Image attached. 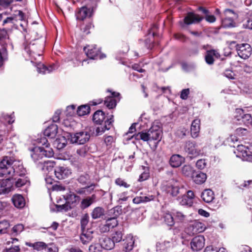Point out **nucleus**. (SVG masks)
I'll list each match as a JSON object with an SVG mask.
<instances>
[{
  "label": "nucleus",
  "mask_w": 252,
  "mask_h": 252,
  "mask_svg": "<svg viewBox=\"0 0 252 252\" xmlns=\"http://www.w3.org/2000/svg\"><path fill=\"white\" fill-rule=\"evenodd\" d=\"M27 171L20 162H16L13 158L4 157L0 162V176H25Z\"/></svg>",
  "instance_id": "f257e3e1"
},
{
  "label": "nucleus",
  "mask_w": 252,
  "mask_h": 252,
  "mask_svg": "<svg viewBox=\"0 0 252 252\" xmlns=\"http://www.w3.org/2000/svg\"><path fill=\"white\" fill-rule=\"evenodd\" d=\"M43 49L44 44L37 40H34L25 47V51L29 54L31 59L35 60L37 56L39 57L42 55Z\"/></svg>",
  "instance_id": "f03ea898"
},
{
  "label": "nucleus",
  "mask_w": 252,
  "mask_h": 252,
  "mask_svg": "<svg viewBox=\"0 0 252 252\" xmlns=\"http://www.w3.org/2000/svg\"><path fill=\"white\" fill-rule=\"evenodd\" d=\"M91 131H83L76 133L75 134H70V141L71 143L77 144H84L88 142L91 137Z\"/></svg>",
  "instance_id": "7ed1b4c3"
},
{
  "label": "nucleus",
  "mask_w": 252,
  "mask_h": 252,
  "mask_svg": "<svg viewBox=\"0 0 252 252\" xmlns=\"http://www.w3.org/2000/svg\"><path fill=\"white\" fill-rule=\"evenodd\" d=\"M32 152L31 157L35 162L42 159L43 157H51L54 154L52 149L46 150H45L44 147L40 146L34 147Z\"/></svg>",
  "instance_id": "20e7f679"
},
{
  "label": "nucleus",
  "mask_w": 252,
  "mask_h": 252,
  "mask_svg": "<svg viewBox=\"0 0 252 252\" xmlns=\"http://www.w3.org/2000/svg\"><path fill=\"white\" fill-rule=\"evenodd\" d=\"M236 50L238 56L243 59H248L252 54V48L248 43L237 44Z\"/></svg>",
  "instance_id": "39448f33"
},
{
  "label": "nucleus",
  "mask_w": 252,
  "mask_h": 252,
  "mask_svg": "<svg viewBox=\"0 0 252 252\" xmlns=\"http://www.w3.org/2000/svg\"><path fill=\"white\" fill-rule=\"evenodd\" d=\"M84 51L87 56L91 59H95L97 58H103L101 54L100 49L96 45H87L84 47Z\"/></svg>",
  "instance_id": "423d86ee"
},
{
  "label": "nucleus",
  "mask_w": 252,
  "mask_h": 252,
  "mask_svg": "<svg viewBox=\"0 0 252 252\" xmlns=\"http://www.w3.org/2000/svg\"><path fill=\"white\" fill-rule=\"evenodd\" d=\"M184 150L191 159L197 157L200 154V151L197 149L196 144L194 141H186L184 146Z\"/></svg>",
  "instance_id": "0eeeda50"
},
{
  "label": "nucleus",
  "mask_w": 252,
  "mask_h": 252,
  "mask_svg": "<svg viewBox=\"0 0 252 252\" xmlns=\"http://www.w3.org/2000/svg\"><path fill=\"white\" fill-rule=\"evenodd\" d=\"M205 239L203 236L198 235L193 238L190 243L191 250L193 252L201 250L204 247Z\"/></svg>",
  "instance_id": "6e6552de"
},
{
  "label": "nucleus",
  "mask_w": 252,
  "mask_h": 252,
  "mask_svg": "<svg viewBox=\"0 0 252 252\" xmlns=\"http://www.w3.org/2000/svg\"><path fill=\"white\" fill-rule=\"evenodd\" d=\"M203 17L200 16L198 14H195L193 12H189L184 19L185 24L189 25L192 24L198 23L203 19Z\"/></svg>",
  "instance_id": "1a4fd4ad"
},
{
  "label": "nucleus",
  "mask_w": 252,
  "mask_h": 252,
  "mask_svg": "<svg viewBox=\"0 0 252 252\" xmlns=\"http://www.w3.org/2000/svg\"><path fill=\"white\" fill-rule=\"evenodd\" d=\"M150 140H158V142L160 141L161 130L160 127L156 125H153L148 130Z\"/></svg>",
  "instance_id": "9d476101"
},
{
  "label": "nucleus",
  "mask_w": 252,
  "mask_h": 252,
  "mask_svg": "<svg viewBox=\"0 0 252 252\" xmlns=\"http://www.w3.org/2000/svg\"><path fill=\"white\" fill-rule=\"evenodd\" d=\"M94 13L86 5L80 8L76 14V19L78 20L83 21L88 17L93 16Z\"/></svg>",
  "instance_id": "9b49d317"
},
{
  "label": "nucleus",
  "mask_w": 252,
  "mask_h": 252,
  "mask_svg": "<svg viewBox=\"0 0 252 252\" xmlns=\"http://www.w3.org/2000/svg\"><path fill=\"white\" fill-rule=\"evenodd\" d=\"M114 116L111 115L109 118H107L103 125L100 127H97L96 128V135H100L105 132L106 130H109L113 126V123L114 122Z\"/></svg>",
  "instance_id": "f8f14e48"
},
{
  "label": "nucleus",
  "mask_w": 252,
  "mask_h": 252,
  "mask_svg": "<svg viewBox=\"0 0 252 252\" xmlns=\"http://www.w3.org/2000/svg\"><path fill=\"white\" fill-rule=\"evenodd\" d=\"M54 173L57 179L62 180L68 177L71 174V172L67 167L59 166L54 170Z\"/></svg>",
  "instance_id": "ddd939ff"
},
{
  "label": "nucleus",
  "mask_w": 252,
  "mask_h": 252,
  "mask_svg": "<svg viewBox=\"0 0 252 252\" xmlns=\"http://www.w3.org/2000/svg\"><path fill=\"white\" fill-rule=\"evenodd\" d=\"M188 229L190 230V232L192 234H194L203 232L205 230L206 227L204 223L195 220L189 224Z\"/></svg>",
  "instance_id": "4468645a"
},
{
  "label": "nucleus",
  "mask_w": 252,
  "mask_h": 252,
  "mask_svg": "<svg viewBox=\"0 0 252 252\" xmlns=\"http://www.w3.org/2000/svg\"><path fill=\"white\" fill-rule=\"evenodd\" d=\"M109 117L110 116L106 118L105 113L101 110H98L94 113L93 117V121L97 125H102L103 123V124H104V121Z\"/></svg>",
  "instance_id": "2eb2a0df"
},
{
  "label": "nucleus",
  "mask_w": 252,
  "mask_h": 252,
  "mask_svg": "<svg viewBox=\"0 0 252 252\" xmlns=\"http://www.w3.org/2000/svg\"><path fill=\"white\" fill-rule=\"evenodd\" d=\"M200 129V120L195 119L192 122L190 126V134L193 138H196L199 136Z\"/></svg>",
  "instance_id": "dca6fc26"
},
{
  "label": "nucleus",
  "mask_w": 252,
  "mask_h": 252,
  "mask_svg": "<svg viewBox=\"0 0 252 252\" xmlns=\"http://www.w3.org/2000/svg\"><path fill=\"white\" fill-rule=\"evenodd\" d=\"M207 178L206 174L201 171H195L192 176L193 181L197 185H202L204 183Z\"/></svg>",
  "instance_id": "f3484780"
},
{
  "label": "nucleus",
  "mask_w": 252,
  "mask_h": 252,
  "mask_svg": "<svg viewBox=\"0 0 252 252\" xmlns=\"http://www.w3.org/2000/svg\"><path fill=\"white\" fill-rule=\"evenodd\" d=\"M80 240L83 244H87L92 241L93 238L94 232L90 229L81 230Z\"/></svg>",
  "instance_id": "a211bd4d"
},
{
  "label": "nucleus",
  "mask_w": 252,
  "mask_h": 252,
  "mask_svg": "<svg viewBox=\"0 0 252 252\" xmlns=\"http://www.w3.org/2000/svg\"><path fill=\"white\" fill-rule=\"evenodd\" d=\"M58 127L56 124H51L44 131V135L50 138H54L58 133Z\"/></svg>",
  "instance_id": "6ab92c4d"
},
{
  "label": "nucleus",
  "mask_w": 252,
  "mask_h": 252,
  "mask_svg": "<svg viewBox=\"0 0 252 252\" xmlns=\"http://www.w3.org/2000/svg\"><path fill=\"white\" fill-rule=\"evenodd\" d=\"M185 158L182 156L179 155H172L169 160V163L170 165L174 168L178 167L184 162Z\"/></svg>",
  "instance_id": "aec40b11"
},
{
  "label": "nucleus",
  "mask_w": 252,
  "mask_h": 252,
  "mask_svg": "<svg viewBox=\"0 0 252 252\" xmlns=\"http://www.w3.org/2000/svg\"><path fill=\"white\" fill-rule=\"evenodd\" d=\"M57 66L52 64L49 66H47L44 64L39 63L37 64V70L39 73H42L43 74L49 73L55 70Z\"/></svg>",
  "instance_id": "412c9836"
},
{
  "label": "nucleus",
  "mask_w": 252,
  "mask_h": 252,
  "mask_svg": "<svg viewBox=\"0 0 252 252\" xmlns=\"http://www.w3.org/2000/svg\"><path fill=\"white\" fill-rule=\"evenodd\" d=\"M96 199V195L94 194H92L90 196L83 198L80 203V208L82 210H84L90 207L93 203H94Z\"/></svg>",
  "instance_id": "4be33fe9"
},
{
  "label": "nucleus",
  "mask_w": 252,
  "mask_h": 252,
  "mask_svg": "<svg viewBox=\"0 0 252 252\" xmlns=\"http://www.w3.org/2000/svg\"><path fill=\"white\" fill-rule=\"evenodd\" d=\"M201 197L205 202L211 203L215 199L214 192L211 189H205L201 193Z\"/></svg>",
  "instance_id": "5701e85b"
},
{
  "label": "nucleus",
  "mask_w": 252,
  "mask_h": 252,
  "mask_svg": "<svg viewBox=\"0 0 252 252\" xmlns=\"http://www.w3.org/2000/svg\"><path fill=\"white\" fill-rule=\"evenodd\" d=\"M214 57L218 58L220 57V54L214 49L207 51L205 57L206 63L210 65L213 64L215 61Z\"/></svg>",
  "instance_id": "b1692460"
},
{
  "label": "nucleus",
  "mask_w": 252,
  "mask_h": 252,
  "mask_svg": "<svg viewBox=\"0 0 252 252\" xmlns=\"http://www.w3.org/2000/svg\"><path fill=\"white\" fill-rule=\"evenodd\" d=\"M65 199L67 204L70 205V206L72 209L75 207L77 203L79 202L80 197L79 196L77 195L76 194L73 193L66 195Z\"/></svg>",
  "instance_id": "393cba45"
},
{
  "label": "nucleus",
  "mask_w": 252,
  "mask_h": 252,
  "mask_svg": "<svg viewBox=\"0 0 252 252\" xmlns=\"http://www.w3.org/2000/svg\"><path fill=\"white\" fill-rule=\"evenodd\" d=\"M14 205L18 208H22L25 205V200L24 197L20 194H15L12 198Z\"/></svg>",
  "instance_id": "a878e982"
},
{
  "label": "nucleus",
  "mask_w": 252,
  "mask_h": 252,
  "mask_svg": "<svg viewBox=\"0 0 252 252\" xmlns=\"http://www.w3.org/2000/svg\"><path fill=\"white\" fill-rule=\"evenodd\" d=\"M237 150L241 153L243 160L252 162V155L249 154L247 149V146L238 145Z\"/></svg>",
  "instance_id": "bb28decb"
},
{
  "label": "nucleus",
  "mask_w": 252,
  "mask_h": 252,
  "mask_svg": "<svg viewBox=\"0 0 252 252\" xmlns=\"http://www.w3.org/2000/svg\"><path fill=\"white\" fill-rule=\"evenodd\" d=\"M9 38L7 30L0 28V48H7L6 39Z\"/></svg>",
  "instance_id": "cd10ccee"
},
{
  "label": "nucleus",
  "mask_w": 252,
  "mask_h": 252,
  "mask_svg": "<svg viewBox=\"0 0 252 252\" xmlns=\"http://www.w3.org/2000/svg\"><path fill=\"white\" fill-rule=\"evenodd\" d=\"M166 192L172 196H176L180 193V188L178 186L170 184L166 185L164 187Z\"/></svg>",
  "instance_id": "c85d7f7f"
},
{
  "label": "nucleus",
  "mask_w": 252,
  "mask_h": 252,
  "mask_svg": "<svg viewBox=\"0 0 252 252\" xmlns=\"http://www.w3.org/2000/svg\"><path fill=\"white\" fill-rule=\"evenodd\" d=\"M115 244V243L111 238L105 237L103 238L101 242L100 246L102 248L107 250H110L114 248Z\"/></svg>",
  "instance_id": "c756f323"
},
{
  "label": "nucleus",
  "mask_w": 252,
  "mask_h": 252,
  "mask_svg": "<svg viewBox=\"0 0 252 252\" xmlns=\"http://www.w3.org/2000/svg\"><path fill=\"white\" fill-rule=\"evenodd\" d=\"M91 215L94 220L101 218L105 215V210L102 207H96L93 210Z\"/></svg>",
  "instance_id": "7c9ffc66"
},
{
  "label": "nucleus",
  "mask_w": 252,
  "mask_h": 252,
  "mask_svg": "<svg viewBox=\"0 0 252 252\" xmlns=\"http://www.w3.org/2000/svg\"><path fill=\"white\" fill-rule=\"evenodd\" d=\"M134 241L132 237H128L123 240V251L128 252L132 250Z\"/></svg>",
  "instance_id": "2f4dec72"
},
{
  "label": "nucleus",
  "mask_w": 252,
  "mask_h": 252,
  "mask_svg": "<svg viewBox=\"0 0 252 252\" xmlns=\"http://www.w3.org/2000/svg\"><path fill=\"white\" fill-rule=\"evenodd\" d=\"M24 230V225L21 223H18L15 225L8 233L12 237H15L19 235Z\"/></svg>",
  "instance_id": "473e14b6"
},
{
  "label": "nucleus",
  "mask_w": 252,
  "mask_h": 252,
  "mask_svg": "<svg viewBox=\"0 0 252 252\" xmlns=\"http://www.w3.org/2000/svg\"><path fill=\"white\" fill-rule=\"evenodd\" d=\"M154 199L153 195L136 196L133 199V203L138 204L141 203H146Z\"/></svg>",
  "instance_id": "72a5a7b5"
},
{
  "label": "nucleus",
  "mask_w": 252,
  "mask_h": 252,
  "mask_svg": "<svg viewBox=\"0 0 252 252\" xmlns=\"http://www.w3.org/2000/svg\"><path fill=\"white\" fill-rule=\"evenodd\" d=\"M26 245L32 248L33 250L37 251L45 250L47 244L43 242H37L34 243L31 242H26Z\"/></svg>",
  "instance_id": "f704fd0d"
},
{
  "label": "nucleus",
  "mask_w": 252,
  "mask_h": 252,
  "mask_svg": "<svg viewBox=\"0 0 252 252\" xmlns=\"http://www.w3.org/2000/svg\"><path fill=\"white\" fill-rule=\"evenodd\" d=\"M94 186H95V184L92 183L90 186H86L84 188H82L80 189H75V192H76V193L79 194L80 195H87L88 194L92 193V192L94 191V189H91V188L92 187Z\"/></svg>",
  "instance_id": "c9c22d12"
},
{
  "label": "nucleus",
  "mask_w": 252,
  "mask_h": 252,
  "mask_svg": "<svg viewBox=\"0 0 252 252\" xmlns=\"http://www.w3.org/2000/svg\"><path fill=\"white\" fill-rule=\"evenodd\" d=\"M173 215L177 223H184L187 219V216L181 211H176L173 213Z\"/></svg>",
  "instance_id": "e433bc0d"
},
{
  "label": "nucleus",
  "mask_w": 252,
  "mask_h": 252,
  "mask_svg": "<svg viewBox=\"0 0 252 252\" xmlns=\"http://www.w3.org/2000/svg\"><path fill=\"white\" fill-rule=\"evenodd\" d=\"M132 137L134 138L136 140H142L145 142H147L150 140L148 131L147 132H139L134 134L132 136Z\"/></svg>",
  "instance_id": "4c0bfd02"
},
{
  "label": "nucleus",
  "mask_w": 252,
  "mask_h": 252,
  "mask_svg": "<svg viewBox=\"0 0 252 252\" xmlns=\"http://www.w3.org/2000/svg\"><path fill=\"white\" fill-rule=\"evenodd\" d=\"M104 104L108 109H113L117 105V100L113 96H107L104 100Z\"/></svg>",
  "instance_id": "58836bf2"
},
{
  "label": "nucleus",
  "mask_w": 252,
  "mask_h": 252,
  "mask_svg": "<svg viewBox=\"0 0 252 252\" xmlns=\"http://www.w3.org/2000/svg\"><path fill=\"white\" fill-rule=\"evenodd\" d=\"M164 221L169 226H172L174 225L175 221L173 215L169 212H165L163 215Z\"/></svg>",
  "instance_id": "ea45409f"
},
{
  "label": "nucleus",
  "mask_w": 252,
  "mask_h": 252,
  "mask_svg": "<svg viewBox=\"0 0 252 252\" xmlns=\"http://www.w3.org/2000/svg\"><path fill=\"white\" fill-rule=\"evenodd\" d=\"M171 247L170 242L164 241L162 243H157L156 248L157 251L160 252H166Z\"/></svg>",
  "instance_id": "a19ab883"
},
{
  "label": "nucleus",
  "mask_w": 252,
  "mask_h": 252,
  "mask_svg": "<svg viewBox=\"0 0 252 252\" xmlns=\"http://www.w3.org/2000/svg\"><path fill=\"white\" fill-rule=\"evenodd\" d=\"M123 235V228H122L112 233L111 239L115 243H119L122 240Z\"/></svg>",
  "instance_id": "79ce46f5"
},
{
  "label": "nucleus",
  "mask_w": 252,
  "mask_h": 252,
  "mask_svg": "<svg viewBox=\"0 0 252 252\" xmlns=\"http://www.w3.org/2000/svg\"><path fill=\"white\" fill-rule=\"evenodd\" d=\"M90 107L89 105H82L79 106L77 110V114L79 116H83L90 112Z\"/></svg>",
  "instance_id": "37998d69"
},
{
  "label": "nucleus",
  "mask_w": 252,
  "mask_h": 252,
  "mask_svg": "<svg viewBox=\"0 0 252 252\" xmlns=\"http://www.w3.org/2000/svg\"><path fill=\"white\" fill-rule=\"evenodd\" d=\"M54 144L58 149L61 150L66 145L67 140L65 137L61 136L56 139Z\"/></svg>",
  "instance_id": "c03bdc74"
},
{
  "label": "nucleus",
  "mask_w": 252,
  "mask_h": 252,
  "mask_svg": "<svg viewBox=\"0 0 252 252\" xmlns=\"http://www.w3.org/2000/svg\"><path fill=\"white\" fill-rule=\"evenodd\" d=\"M195 171L189 165H184L182 168V173L186 177H192V174Z\"/></svg>",
  "instance_id": "a18cd8bd"
},
{
  "label": "nucleus",
  "mask_w": 252,
  "mask_h": 252,
  "mask_svg": "<svg viewBox=\"0 0 252 252\" xmlns=\"http://www.w3.org/2000/svg\"><path fill=\"white\" fill-rule=\"evenodd\" d=\"M0 121L3 123L2 125L0 126V127H3L4 129L5 128V125L6 124H8L9 125L12 124L14 120L13 119V118L10 116L8 115H5L4 116H2L0 119Z\"/></svg>",
  "instance_id": "49530a36"
},
{
  "label": "nucleus",
  "mask_w": 252,
  "mask_h": 252,
  "mask_svg": "<svg viewBox=\"0 0 252 252\" xmlns=\"http://www.w3.org/2000/svg\"><path fill=\"white\" fill-rule=\"evenodd\" d=\"M144 171L140 175L138 181L142 182L148 180L150 177V173L149 167L142 166Z\"/></svg>",
  "instance_id": "de8ad7c7"
},
{
  "label": "nucleus",
  "mask_w": 252,
  "mask_h": 252,
  "mask_svg": "<svg viewBox=\"0 0 252 252\" xmlns=\"http://www.w3.org/2000/svg\"><path fill=\"white\" fill-rule=\"evenodd\" d=\"M79 183L82 185H86L90 180V176L87 173H83L80 175L77 179Z\"/></svg>",
  "instance_id": "09e8293b"
},
{
  "label": "nucleus",
  "mask_w": 252,
  "mask_h": 252,
  "mask_svg": "<svg viewBox=\"0 0 252 252\" xmlns=\"http://www.w3.org/2000/svg\"><path fill=\"white\" fill-rule=\"evenodd\" d=\"M179 203L182 206H191L193 204V201L189 199L186 195H183L181 197H179Z\"/></svg>",
  "instance_id": "8fccbe9b"
},
{
  "label": "nucleus",
  "mask_w": 252,
  "mask_h": 252,
  "mask_svg": "<svg viewBox=\"0 0 252 252\" xmlns=\"http://www.w3.org/2000/svg\"><path fill=\"white\" fill-rule=\"evenodd\" d=\"M9 226L10 223L8 221L3 220L0 221V234L8 233V228H9Z\"/></svg>",
  "instance_id": "3c124183"
},
{
  "label": "nucleus",
  "mask_w": 252,
  "mask_h": 252,
  "mask_svg": "<svg viewBox=\"0 0 252 252\" xmlns=\"http://www.w3.org/2000/svg\"><path fill=\"white\" fill-rule=\"evenodd\" d=\"M221 23L225 28L234 27L235 25L233 18L230 17L222 18Z\"/></svg>",
  "instance_id": "603ef678"
},
{
  "label": "nucleus",
  "mask_w": 252,
  "mask_h": 252,
  "mask_svg": "<svg viewBox=\"0 0 252 252\" xmlns=\"http://www.w3.org/2000/svg\"><path fill=\"white\" fill-rule=\"evenodd\" d=\"M115 142V138L111 135L104 136V142L106 145L107 149H110L112 147V145Z\"/></svg>",
  "instance_id": "864d4df0"
},
{
  "label": "nucleus",
  "mask_w": 252,
  "mask_h": 252,
  "mask_svg": "<svg viewBox=\"0 0 252 252\" xmlns=\"http://www.w3.org/2000/svg\"><path fill=\"white\" fill-rule=\"evenodd\" d=\"M121 206H116L109 211V215L117 219V217L122 213Z\"/></svg>",
  "instance_id": "5fc2aeb1"
},
{
  "label": "nucleus",
  "mask_w": 252,
  "mask_h": 252,
  "mask_svg": "<svg viewBox=\"0 0 252 252\" xmlns=\"http://www.w3.org/2000/svg\"><path fill=\"white\" fill-rule=\"evenodd\" d=\"M100 1V0H88L86 4L90 10L94 13V11L97 6V4Z\"/></svg>",
  "instance_id": "6e6d98bb"
},
{
  "label": "nucleus",
  "mask_w": 252,
  "mask_h": 252,
  "mask_svg": "<svg viewBox=\"0 0 252 252\" xmlns=\"http://www.w3.org/2000/svg\"><path fill=\"white\" fill-rule=\"evenodd\" d=\"M43 168L46 169L48 171H51L55 166L56 162L54 161L51 160H44L43 162Z\"/></svg>",
  "instance_id": "4d7b16f0"
},
{
  "label": "nucleus",
  "mask_w": 252,
  "mask_h": 252,
  "mask_svg": "<svg viewBox=\"0 0 252 252\" xmlns=\"http://www.w3.org/2000/svg\"><path fill=\"white\" fill-rule=\"evenodd\" d=\"M21 177V178H18L15 182V186L17 188H20L23 186L24 185H26L29 181L27 177H25V176Z\"/></svg>",
  "instance_id": "13d9d810"
},
{
  "label": "nucleus",
  "mask_w": 252,
  "mask_h": 252,
  "mask_svg": "<svg viewBox=\"0 0 252 252\" xmlns=\"http://www.w3.org/2000/svg\"><path fill=\"white\" fill-rule=\"evenodd\" d=\"M89 221V216L88 214H85L81 218L80 223H81V230H86V227L88 224Z\"/></svg>",
  "instance_id": "bf43d9fd"
},
{
  "label": "nucleus",
  "mask_w": 252,
  "mask_h": 252,
  "mask_svg": "<svg viewBox=\"0 0 252 252\" xmlns=\"http://www.w3.org/2000/svg\"><path fill=\"white\" fill-rule=\"evenodd\" d=\"M111 229L116 227L118 224V221L116 218L111 217L108 218L105 221Z\"/></svg>",
  "instance_id": "052dcab7"
},
{
  "label": "nucleus",
  "mask_w": 252,
  "mask_h": 252,
  "mask_svg": "<svg viewBox=\"0 0 252 252\" xmlns=\"http://www.w3.org/2000/svg\"><path fill=\"white\" fill-rule=\"evenodd\" d=\"M115 183L117 186L123 187L125 188H128L130 186L129 184H128L124 180L121 178H117L115 181Z\"/></svg>",
  "instance_id": "680f3d73"
},
{
  "label": "nucleus",
  "mask_w": 252,
  "mask_h": 252,
  "mask_svg": "<svg viewBox=\"0 0 252 252\" xmlns=\"http://www.w3.org/2000/svg\"><path fill=\"white\" fill-rule=\"evenodd\" d=\"M56 208L58 211H62L63 210L67 211L71 209L70 205L68 204L66 202L63 205H56Z\"/></svg>",
  "instance_id": "e2e57ef3"
},
{
  "label": "nucleus",
  "mask_w": 252,
  "mask_h": 252,
  "mask_svg": "<svg viewBox=\"0 0 252 252\" xmlns=\"http://www.w3.org/2000/svg\"><path fill=\"white\" fill-rule=\"evenodd\" d=\"M252 180L244 181L243 183L240 184L238 187L242 189H248L252 187Z\"/></svg>",
  "instance_id": "0e129e2a"
},
{
  "label": "nucleus",
  "mask_w": 252,
  "mask_h": 252,
  "mask_svg": "<svg viewBox=\"0 0 252 252\" xmlns=\"http://www.w3.org/2000/svg\"><path fill=\"white\" fill-rule=\"evenodd\" d=\"M245 113L243 109L241 108H237L236 109L235 112L234 117L238 121L242 120Z\"/></svg>",
  "instance_id": "69168bd1"
},
{
  "label": "nucleus",
  "mask_w": 252,
  "mask_h": 252,
  "mask_svg": "<svg viewBox=\"0 0 252 252\" xmlns=\"http://www.w3.org/2000/svg\"><path fill=\"white\" fill-rule=\"evenodd\" d=\"M207 165V163L204 159H200L196 163V167L200 170L204 169Z\"/></svg>",
  "instance_id": "338daca9"
},
{
  "label": "nucleus",
  "mask_w": 252,
  "mask_h": 252,
  "mask_svg": "<svg viewBox=\"0 0 252 252\" xmlns=\"http://www.w3.org/2000/svg\"><path fill=\"white\" fill-rule=\"evenodd\" d=\"M44 251L45 252H58V249L55 245L49 244L47 245Z\"/></svg>",
  "instance_id": "774afa93"
}]
</instances>
